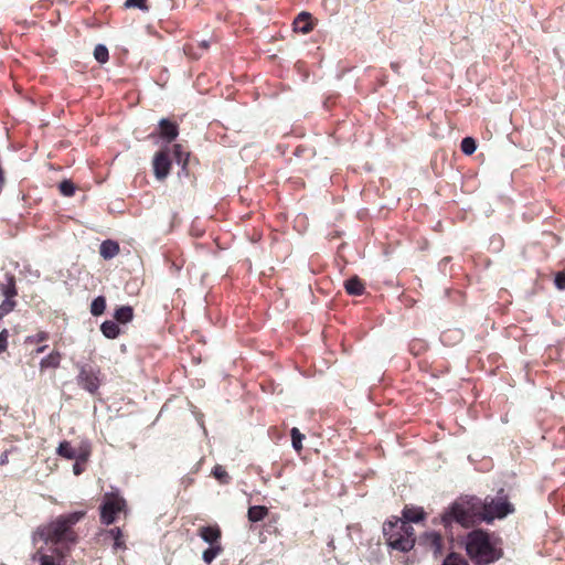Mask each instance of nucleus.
<instances>
[{
	"instance_id": "nucleus-1",
	"label": "nucleus",
	"mask_w": 565,
	"mask_h": 565,
	"mask_svg": "<svg viewBox=\"0 0 565 565\" xmlns=\"http://www.w3.org/2000/svg\"><path fill=\"white\" fill-rule=\"evenodd\" d=\"M514 512L508 497L500 490L495 497L460 499L450 504L440 515V523L449 529L454 523L470 527L482 521L491 522L503 519Z\"/></svg>"
},
{
	"instance_id": "nucleus-2",
	"label": "nucleus",
	"mask_w": 565,
	"mask_h": 565,
	"mask_svg": "<svg viewBox=\"0 0 565 565\" xmlns=\"http://www.w3.org/2000/svg\"><path fill=\"white\" fill-rule=\"evenodd\" d=\"M84 516V511L58 515L55 520L36 529L33 533V543L40 540L45 544H74L77 541V534L73 526Z\"/></svg>"
},
{
	"instance_id": "nucleus-3",
	"label": "nucleus",
	"mask_w": 565,
	"mask_h": 565,
	"mask_svg": "<svg viewBox=\"0 0 565 565\" xmlns=\"http://www.w3.org/2000/svg\"><path fill=\"white\" fill-rule=\"evenodd\" d=\"M466 551L478 565H487L498 561L502 551L491 541L489 533L483 530H472L466 537Z\"/></svg>"
},
{
	"instance_id": "nucleus-4",
	"label": "nucleus",
	"mask_w": 565,
	"mask_h": 565,
	"mask_svg": "<svg viewBox=\"0 0 565 565\" xmlns=\"http://www.w3.org/2000/svg\"><path fill=\"white\" fill-rule=\"evenodd\" d=\"M383 534L390 547L408 552L414 547L415 533L412 524L401 519L387 521L383 525Z\"/></svg>"
},
{
	"instance_id": "nucleus-5",
	"label": "nucleus",
	"mask_w": 565,
	"mask_h": 565,
	"mask_svg": "<svg viewBox=\"0 0 565 565\" xmlns=\"http://www.w3.org/2000/svg\"><path fill=\"white\" fill-rule=\"evenodd\" d=\"M198 535L209 544L202 554V559L209 565L223 553L221 527L217 524L200 526Z\"/></svg>"
},
{
	"instance_id": "nucleus-6",
	"label": "nucleus",
	"mask_w": 565,
	"mask_h": 565,
	"mask_svg": "<svg viewBox=\"0 0 565 565\" xmlns=\"http://www.w3.org/2000/svg\"><path fill=\"white\" fill-rule=\"evenodd\" d=\"M126 508V501L118 493H105L100 505V521L110 525L115 522L116 515Z\"/></svg>"
},
{
	"instance_id": "nucleus-7",
	"label": "nucleus",
	"mask_w": 565,
	"mask_h": 565,
	"mask_svg": "<svg viewBox=\"0 0 565 565\" xmlns=\"http://www.w3.org/2000/svg\"><path fill=\"white\" fill-rule=\"evenodd\" d=\"M100 370L97 366L84 364L79 366L78 385L90 394H95L100 385Z\"/></svg>"
},
{
	"instance_id": "nucleus-8",
	"label": "nucleus",
	"mask_w": 565,
	"mask_h": 565,
	"mask_svg": "<svg viewBox=\"0 0 565 565\" xmlns=\"http://www.w3.org/2000/svg\"><path fill=\"white\" fill-rule=\"evenodd\" d=\"M4 277L6 282L1 287L4 300L0 305V319L13 310V308L15 307V301L13 300V298L18 294L15 287V277L9 273H7Z\"/></svg>"
},
{
	"instance_id": "nucleus-9",
	"label": "nucleus",
	"mask_w": 565,
	"mask_h": 565,
	"mask_svg": "<svg viewBox=\"0 0 565 565\" xmlns=\"http://www.w3.org/2000/svg\"><path fill=\"white\" fill-rule=\"evenodd\" d=\"M171 168V160L167 151L161 150L156 153L153 158V172L158 180H163L168 177Z\"/></svg>"
},
{
	"instance_id": "nucleus-10",
	"label": "nucleus",
	"mask_w": 565,
	"mask_h": 565,
	"mask_svg": "<svg viewBox=\"0 0 565 565\" xmlns=\"http://www.w3.org/2000/svg\"><path fill=\"white\" fill-rule=\"evenodd\" d=\"M159 135L162 139L171 142L179 135L178 125L169 119L162 118L159 121Z\"/></svg>"
},
{
	"instance_id": "nucleus-11",
	"label": "nucleus",
	"mask_w": 565,
	"mask_h": 565,
	"mask_svg": "<svg viewBox=\"0 0 565 565\" xmlns=\"http://www.w3.org/2000/svg\"><path fill=\"white\" fill-rule=\"evenodd\" d=\"M313 29L311 14L301 12L294 21V30L302 34L309 33Z\"/></svg>"
},
{
	"instance_id": "nucleus-12",
	"label": "nucleus",
	"mask_w": 565,
	"mask_h": 565,
	"mask_svg": "<svg viewBox=\"0 0 565 565\" xmlns=\"http://www.w3.org/2000/svg\"><path fill=\"white\" fill-rule=\"evenodd\" d=\"M32 559L38 561L39 565H65V561L62 555H49L43 553L41 548L33 554Z\"/></svg>"
},
{
	"instance_id": "nucleus-13",
	"label": "nucleus",
	"mask_w": 565,
	"mask_h": 565,
	"mask_svg": "<svg viewBox=\"0 0 565 565\" xmlns=\"http://www.w3.org/2000/svg\"><path fill=\"white\" fill-rule=\"evenodd\" d=\"M99 253L105 259H111L119 253V245L111 239L104 241L100 244Z\"/></svg>"
},
{
	"instance_id": "nucleus-14",
	"label": "nucleus",
	"mask_w": 565,
	"mask_h": 565,
	"mask_svg": "<svg viewBox=\"0 0 565 565\" xmlns=\"http://www.w3.org/2000/svg\"><path fill=\"white\" fill-rule=\"evenodd\" d=\"M100 331L107 339H116L120 334L118 323L113 320L104 321L100 326Z\"/></svg>"
},
{
	"instance_id": "nucleus-15",
	"label": "nucleus",
	"mask_w": 565,
	"mask_h": 565,
	"mask_svg": "<svg viewBox=\"0 0 565 565\" xmlns=\"http://www.w3.org/2000/svg\"><path fill=\"white\" fill-rule=\"evenodd\" d=\"M344 287L347 292L352 296H361L364 292V285L358 277L348 279Z\"/></svg>"
},
{
	"instance_id": "nucleus-16",
	"label": "nucleus",
	"mask_w": 565,
	"mask_h": 565,
	"mask_svg": "<svg viewBox=\"0 0 565 565\" xmlns=\"http://www.w3.org/2000/svg\"><path fill=\"white\" fill-rule=\"evenodd\" d=\"M114 318L119 323H128L134 318V309L130 306H122L115 310Z\"/></svg>"
},
{
	"instance_id": "nucleus-17",
	"label": "nucleus",
	"mask_w": 565,
	"mask_h": 565,
	"mask_svg": "<svg viewBox=\"0 0 565 565\" xmlns=\"http://www.w3.org/2000/svg\"><path fill=\"white\" fill-rule=\"evenodd\" d=\"M61 363V353L57 351H53L47 356L43 358L40 362V367L42 370L44 369H56L60 366Z\"/></svg>"
},
{
	"instance_id": "nucleus-18",
	"label": "nucleus",
	"mask_w": 565,
	"mask_h": 565,
	"mask_svg": "<svg viewBox=\"0 0 565 565\" xmlns=\"http://www.w3.org/2000/svg\"><path fill=\"white\" fill-rule=\"evenodd\" d=\"M268 510L263 505H253L248 509L247 516L250 522H259L266 518Z\"/></svg>"
},
{
	"instance_id": "nucleus-19",
	"label": "nucleus",
	"mask_w": 565,
	"mask_h": 565,
	"mask_svg": "<svg viewBox=\"0 0 565 565\" xmlns=\"http://www.w3.org/2000/svg\"><path fill=\"white\" fill-rule=\"evenodd\" d=\"M424 511L422 509H404L403 511V519L402 521L408 522L411 524L412 522H419L424 519Z\"/></svg>"
},
{
	"instance_id": "nucleus-20",
	"label": "nucleus",
	"mask_w": 565,
	"mask_h": 565,
	"mask_svg": "<svg viewBox=\"0 0 565 565\" xmlns=\"http://www.w3.org/2000/svg\"><path fill=\"white\" fill-rule=\"evenodd\" d=\"M57 454L66 459L77 458V451L72 447L71 443L62 441L57 447Z\"/></svg>"
},
{
	"instance_id": "nucleus-21",
	"label": "nucleus",
	"mask_w": 565,
	"mask_h": 565,
	"mask_svg": "<svg viewBox=\"0 0 565 565\" xmlns=\"http://www.w3.org/2000/svg\"><path fill=\"white\" fill-rule=\"evenodd\" d=\"M106 309V298L104 296L96 297L90 303V313L98 317L104 313Z\"/></svg>"
},
{
	"instance_id": "nucleus-22",
	"label": "nucleus",
	"mask_w": 565,
	"mask_h": 565,
	"mask_svg": "<svg viewBox=\"0 0 565 565\" xmlns=\"http://www.w3.org/2000/svg\"><path fill=\"white\" fill-rule=\"evenodd\" d=\"M173 158L178 164H182V167L185 168L188 163L189 153L183 151L181 145H174Z\"/></svg>"
},
{
	"instance_id": "nucleus-23",
	"label": "nucleus",
	"mask_w": 565,
	"mask_h": 565,
	"mask_svg": "<svg viewBox=\"0 0 565 565\" xmlns=\"http://www.w3.org/2000/svg\"><path fill=\"white\" fill-rule=\"evenodd\" d=\"M212 473H213L214 478L216 480H218L222 484H228L231 481V477L228 476L227 471L225 470L224 467H222L220 465H216L213 468Z\"/></svg>"
},
{
	"instance_id": "nucleus-24",
	"label": "nucleus",
	"mask_w": 565,
	"mask_h": 565,
	"mask_svg": "<svg viewBox=\"0 0 565 565\" xmlns=\"http://www.w3.org/2000/svg\"><path fill=\"white\" fill-rule=\"evenodd\" d=\"M460 148L465 154L470 156L477 149L476 140L471 137H466L461 140Z\"/></svg>"
},
{
	"instance_id": "nucleus-25",
	"label": "nucleus",
	"mask_w": 565,
	"mask_h": 565,
	"mask_svg": "<svg viewBox=\"0 0 565 565\" xmlns=\"http://www.w3.org/2000/svg\"><path fill=\"white\" fill-rule=\"evenodd\" d=\"M75 185L74 183L71 181V180H63L60 184H58V190L61 192L62 195L64 196H72L74 195L75 193Z\"/></svg>"
},
{
	"instance_id": "nucleus-26",
	"label": "nucleus",
	"mask_w": 565,
	"mask_h": 565,
	"mask_svg": "<svg viewBox=\"0 0 565 565\" xmlns=\"http://www.w3.org/2000/svg\"><path fill=\"white\" fill-rule=\"evenodd\" d=\"M94 56H95L97 62L106 63L108 61V57H109L107 47L105 45H103V44L96 45L95 50H94Z\"/></svg>"
},
{
	"instance_id": "nucleus-27",
	"label": "nucleus",
	"mask_w": 565,
	"mask_h": 565,
	"mask_svg": "<svg viewBox=\"0 0 565 565\" xmlns=\"http://www.w3.org/2000/svg\"><path fill=\"white\" fill-rule=\"evenodd\" d=\"M290 435H291L292 447L295 448V450L300 451L302 448V439L305 438V436L296 427H294L291 429Z\"/></svg>"
},
{
	"instance_id": "nucleus-28",
	"label": "nucleus",
	"mask_w": 565,
	"mask_h": 565,
	"mask_svg": "<svg viewBox=\"0 0 565 565\" xmlns=\"http://www.w3.org/2000/svg\"><path fill=\"white\" fill-rule=\"evenodd\" d=\"M108 534L114 539L115 548H124L122 532L119 527L110 529Z\"/></svg>"
},
{
	"instance_id": "nucleus-29",
	"label": "nucleus",
	"mask_w": 565,
	"mask_h": 565,
	"mask_svg": "<svg viewBox=\"0 0 565 565\" xmlns=\"http://www.w3.org/2000/svg\"><path fill=\"white\" fill-rule=\"evenodd\" d=\"M443 565H469L461 556L457 554H449L444 561Z\"/></svg>"
},
{
	"instance_id": "nucleus-30",
	"label": "nucleus",
	"mask_w": 565,
	"mask_h": 565,
	"mask_svg": "<svg viewBox=\"0 0 565 565\" xmlns=\"http://www.w3.org/2000/svg\"><path fill=\"white\" fill-rule=\"evenodd\" d=\"M126 8H138L141 11H148L149 7L147 4V0H126Z\"/></svg>"
},
{
	"instance_id": "nucleus-31",
	"label": "nucleus",
	"mask_w": 565,
	"mask_h": 565,
	"mask_svg": "<svg viewBox=\"0 0 565 565\" xmlns=\"http://www.w3.org/2000/svg\"><path fill=\"white\" fill-rule=\"evenodd\" d=\"M428 540L431 546L435 548V553L439 552L443 544L441 535L436 532H433L428 535Z\"/></svg>"
},
{
	"instance_id": "nucleus-32",
	"label": "nucleus",
	"mask_w": 565,
	"mask_h": 565,
	"mask_svg": "<svg viewBox=\"0 0 565 565\" xmlns=\"http://www.w3.org/2000/svg\"><path fill=\"white\" fill-rule=\"evenodd\" d=\"M47 339H49V333L45 331H40L36 334L29 337L26 339V342H31V343L36 342L38 343V342L46 341Z\"/></svg>"
},
{
	"instance_id": "nucleus-33",
	"label": "nucleus",
	"mask_w": 565,
	"mask_h": 565,
	"mask_svg": "<svg viewBox=\"0 0 565 565\" xmlns=\"http://www.w3.org/2000/svg\"><path fill=\"white\" fill-rule=\"evenodd\" d=\"M554 284L557 289L565 290V273L559 271L555 275Z\"/></svg>"
},
{
	"instance_id": "nucleus-34",
	"label": "nucleus",
	"mask_w": 565,
	"mask_h": 565,
	"mask_svg": "<svg viewBox=\"0 0 565 565\" xmlns=\"http://www.w3.org/2000/svg\"><path fill=\"white\" fill-rule=\"evenodd\" d=\"M8 337H9L8 330L3 329L0 332V353L6 351V349L8 347Z\"/></svg>"
},
{
	"instance_id": "nucleus-35",
	"label": "nucleus",
	"mask_w": 565,
	"mask_h": 565,
	"mask_svg": "<svg viewBox=\"0 0 565 565\" xmlns=\"http://www.w3.org/2000/svg\"><path fill=\"white\" fill-rule=\"evenodd\" d=\"M200 47L207 50L210 47V41L203 40L199 43Z\"/></svg>"
},
{
	"instance_id": "nucleus-36",
	"label": "nucleus",
	"mask_w": 565,
	"mask_h": 565,
	"mask_svg": "<svg viewBox=\"0 0 565 565\" xmlns=\"http://www.w3.org/2000/svg\"><path fill=\"white\" fill-rule=\"evenodd\" d=\"M391 67L395 73L399 72V64L396 62L391 63Z\"/></svg>"
},
{
	"instance_id": "nucleus-37",
	"label": "nucleus",
	"mask_w": 565,
	"mask_h": 565,
	"mask_svg": "<svg viewBox=\"0 0 565 565\" xmlns=\"http://www.w3.org/2000/svg\"><path fill=\"white\" fill-rule=\"evenodd\" d=\"M73 470H74V473H75V475H79V473L82 472V469H81V467H79V463H78V462H76V463L74 465Z\"/></svg>"
},
{
	"instance_id": "nucleus-38",
	"label": "nucleus",
	"mask_w": 565,
	"mask_h": 565,
	"mask_svg": "<svg viewBox=\"0 0 565 565\" xmlns=\"http://www.w3.org/2000/svg\"><path fill=\"white\" fill-rule=\"evenodd\" d=\"M0 463H1V465H6V463H8V455H7V454H3V455L0 457Z\"/></svg>"
},
{
	"instance_id": "nucleus-39",
	"label": "nucleus",
	"mask_w": 565,
	"mask_h": 565,
	"mask_svg": "<svg viewBox=\"0 0 565 565\" xmlns=\"http://www.w3.org/2000/svg\"><path fill=\"white\" fill-rule=\"evenodd\" d=\"M46 348H47V345L39 347V348L35 350V352H36V353H42V352H44V351H45V349H46Z\"/></svg>"
}]
</instances>
